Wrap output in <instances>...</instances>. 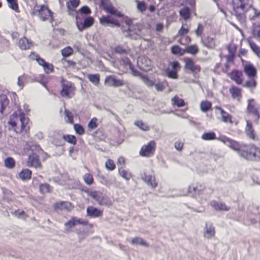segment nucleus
I'll return each mask as SVG.
<instances>
[{
    "label": "nucleus",
    "instance_id": "nucleus-32",
    "mask_svg": "<svg viewBox=\"0 0 260 260\" xmlns=\"http://www.w3.org/2000/svg\"><path fill=\"white\" fill-rule=\"evenodd\" d=\"M247 219L245 221V223L246 224H254L257 222V220L258 218L260 223V215L258 216L255 214H251L247 216Z\"/></svg>",
    "mask_w": 260,
    "mask_h": 260
},
{
    "label": "nucleus",
    "instance_id": "nucleus-48",
    "mask_svg": "<svg viewBox=\"0 0 260 260\" xmlns=\"http://www.w3.org/2000/svg\"><path fill=\"white\" fill-rule=\"evenodd\" d=\"M88 79L93 84L97 85L100 82V75L99 74H89L88 76Z\"/></svg>",
    "mask_w": 260,
    "mask_h": 260
},
{
    "label": "nucleus",
    "instance_id": "nucleus-51",
    "mask_svg": "<svg viewBox=\"0 0 260 260\" xmlns=\"http://www.w3.org/2000/svg\"><path fill=\"white\" fill-rule=\"evenodd\" d=\"M84 182L89 185H91L93 182V178L92 175L90 173H86L83 176Z\"/></svg>",
    "mask_w": 260,
    "mask_h": 260
},
{
    "label": "nucleus",
    "instance_id": "nucleus-56",
    "mask_svg": "<svg viewBox=\"0 0 260 260\" xmlns=\"http://www.w3.org/2000/svg\"><path fill=\"white\" fill-rule=\"evenodd\" d=\"M98 119L95 117L92 118L88 124V127L90 129H95L98 126Z\"/></svg>",
    "mask_w": 260,
    "mask_h": 260
},
{
    "label": "nucleus",
    "instance_id": "nucleus-15",
    "mask_svg": "<svg viewBox=\"0 0 260 260\" xmlns=\"http://www.w3.org/2000/svg\"><path fill=\"white\" fill-rule=\"evenodd\" d=\"M100 23L105 26L119 27L120 26V22L111 16H103L100 19Z\"/></svg>",
    "mask_w": 260,
    "mask_h": 260
},
{
    "label": "nucleus",
    "instance_id": "nucleus-62",
    "mask_svg": "<svg viewBox=\"0 0 260 260\" xmlns=\"http://www.w3.org/2000/svg\"><path fill=\"white\" fill-rule=\"evenodd\" d=\"M120 62L124 66H128L129 68L133 66L130 59L127 57L122 58L120 60Z\"/></svg>",
    "mask_w": 260,
    "mask_h": 260
},
{
    "label": "nucleus",
    "instance_id": "nucleus-13",
    "mask_svg": "<svg viewBox=\"0 0 260 260\" xmlns=\"http://www.w3.org/2000/svg\"><path fill=\"white\" fill-rule=\"evenodd\" d=\"M105 84L109 86L118 87L123 86L124 84V82L123 80L117 78L114 75H110L105 78Z\"/></svg>",
    "mask_w": 260,
    "mask_h": 260
},
{
    "label": "nucleus",
    "instance_id": "nucleus-12",
    "mask_svg": "<svg viewBox=\"0 0 260 260\" xmlns=\"http://www.w3.org/2000/svg\"><path fill=\"white\" fill-rule=\"evenodd\" d=\"M205 188V186L203 183H192L188 186V192L192 196L196 197L201 194Z\"/></svg>",
    "mask_w": 260,
    "mask_h": 260
},
{
    "label": "nucleus",
    "instance_id": "nucleus-43",
    "mask_svg": "<svg viewBox=\"0 0 260 260\" xmlns=\"http://www.w3.org/2000/svg\"><path fill=\"white\" fill-rule=\"evenodd\" d=\"M118 172L119 175L126 180H129L132 177L130 173L124 170L122 167L119 168Z\"/></svg>",
    "mask_w": 260,
    "mask_h": 260
},
{
    "label": "nucleus",
    "instance_id": "nucleus-39",
    "mask_svg": "<svg viewBox=\"0 0 260 260\" xmlns=\"http://www.w3.org/2000/svg\"><path fill=\"white\" fill-rule=\"evenodd\" d=\"M172 102L173 105L177 106L178 107H182L185 105L184 101L179 98L177 96H175L172 99Z\"/></svg>",
    "mask_w": 260,
    "mask_h": 260
},
{
    "label": "nucleus",
    "instance_id": "nucleus-34",
    "mask_svg": "<svg viewBox=\"0 0 260 260\" xmlns=\"http://www.w3.org/2000/svg\"><path fill=\"white\" fill-rule=\"evenodd\" d=\"M179 13L181 17L186 20L190 17V10L188 7H184L180 10Z\"/></svg>",
    "mask_w": 260,
    "mask_h": 260
},
{
    "label": "nucleus",
    "instance_id": "nucleus-36",
    "mask_svg": "<svg viewBox=\"0 0 260 260\" xmlns=\"http://www.w3.org/2000/svg\"><path fill=\"white\" fill-rule=\"evenodd\" d=\"M211 103L207 101H202L200 104V108L201 110L204 112H206L208 111H209L211 108Z\"/></svg>",
    "mask_w": 260,
    "mask_h": 260
},
{
    "label": "nucleus",
    "instance_id": "nucleus-20",
    "mask_svg": "<svg viewBox=\"0 0 260 260\" xmlns=\"http://www.w3.org/2000/svg\"><path fill=\"white\" fill-rule=\"evenodd\" d=\"M255 104L254 100H249L247 109L250 113L253 114L255 116L254 121L257 122L259 118V115L257 109L255 107Z\"/></svg>",
    "mask_w": 260,
    "mask_h": 260
},
{
    "label": "nucleus",
    "instance_id": "nucleus-30",
    "mask_svg": "<svg viewBox=\"0 0 260 260\" xmlns=\"http://www.w3.org/2000/svg\"><path fill=\"white\" fill-rule=\"evenodd\" d=\"M242 73L238 71H235L231 73V78L235 81L238 84H241L242 83Z\"/></svg>",
    "mask_w": 260,
    "mask_h": 260
},
{
    "label": "nucleus",
    "instance_id": "nucleus-58",
    "mask_svg": "<svg viewBox=\"0 0 260 260\" xmlns=\"http://www.w3.org/2000/svg\"><path fill=\"white\" fill-rule=\"evenodd\" d=\"M136 2L137 3V7L139 11L141 12L142 13L145 11L146 10V7L144 2H140L138 0H136Z\"/></svg>",
    "mask_w": 260,
    "mask_h": 260
},
{
    "label": "nucleus",
    "instance_id": "nucleus-3",
    "mask_svg": "<svg viewBox=\"0 0 260 260\" xmlns=\"http://www.w3.org/2000/svg\"><path fill=\"white\" fill-rule=\"evenodd\" d=\"M233 11L237 19L241 22L245 21V13L248 6L247 0H233Z\"/></svg>",
    "mask_w": 260,
    "mask_h": 260
},
{
    "label": "nucleus",
    "instance_id": "nucleus-45",
    "mask_svg": "<svg viewBox=\"0 0 260 260\" xmlns=\"http://www.w3.org/2000/svg\"><path fill=\"white\" fill-rule=\"evenodd\" d=\"M9 7L16 12H19L17 0H6Z\"/></svg>",
    "mask_w": 260,
    "mask_h": 260
},
{
    "label": "nucleus",
    "instance_id": "nucleus-63",
    "mask_svg": "<svg viewBox=\"0 0 260 260\" xmlns=\"http://www.w3.org/2000/svg\"><path fill=\"white\" fill-rule=\"evenodd\" d=\"M154 86L157 91H162L166 88V85L164 82H155Z\"/></svg>",
    "mask_w": 260,
    "mask_h": 260
},
{
    "label": "nucleus",
    "instance_id": "nucleus-25",
    "mask_svg": "<svg viewBox=\"0 0 260 260\" xmlns=\"http://www.w3.org/2000/svg\"><path fill=\"white\" fill-rule=\"evenodd\" d=\"M210 205L218 211H229L230 207H228L224 203H219L215 201L210 202Z\"/></svg>",
    "mask_w": 260,
    "mask_h": 260
},
{
    "label": "nucleus",
    "instance_id": "nucleus-24",
    "mask_svg": "<svg viewBox=\"0 0 260 260\" xmlns=\"http://www.w3.org/2000/svg\"><path fill=\"white\" fill-rule=\"evenodd\" d=\"M87 215L91 218L102 216L103 211L93 206H88L87 208Z\"/></svg>",
    "mask_w": 260,
    "mask_h": 260
},
{
    "label": "nucleus",
    "instance_id": "nucleus-21",
    "mask_svg": "<svg viewBox=\"0 0 260 260\" xmlns=\"http://www.w3.org/2000/svg\"><path fill=\"white\" fill-rule=\"evenodd\" d=\"M52 143L57 147L64 144V135L59 132H54L52 136Z\"/></svg>",
    "mask_w": 260,
    "mask_h": 260
},
{
    "label": "nucleus",
    "instance_id": "nucleus-55",
    "mask_svg": "<svg viewBox=\"0 0 260 260\" xmlns=\"http://www.w3.org/2000/svg\"><path fill=\"white\" fill-rule=\"evenodd\" d=\"M106 168L109 171H113L115 169V165L113 160L108 159L105 163Z\"/></svg>",
    "mask_w": 260,
    "mask_h": 260
},
{
    "label": "nucleus",
    "instance_id": "nucleus-26",
    "mask_svg": "<svg viewBox=\"0 0 260 260\" xmlns=\"http://www.w3.org/2000/svg\"><path fill=\"white\" fill-rule=\"evenodd\" d=\"M202 42L206 47L213 49L216 46L215 38L207 37L202 39Z\"/></svg>",
    "mask_w": 260,
    "mask_h": 260
},
{
    "label": "nucleus",
    "instance_id": "nucleus-54",
    "mask_svg": "<svg viewBox=\"0 0 260 260\" xmlns=\"http://www.w3.org/2000/svg\"><path fill=\"white\" fill-rule=\"evenodd\" d=\"M73 53V49L71 47H66L61 50V54L64 57H68Z\"/></svg>",
    "mask_w": 260,
    "mask_h": 260
},
{
    "label": "nucleus",
    "instance_id": "nucleus-17",
    "mask_svg": "<svg viewBox=\"0 0 260 260\" xmlns=\"http://www.w3.org/2000/svg\"><path fill=\"white\" fill-rule=\"evenodd\" d=\"M88 223V221L87 220L72 217L64 225L67 229H70L78 224L86 225H87Z\"/></svg>",
    "mask_w": 260,
    "mask_h": 260
},
{
    "label": "nucleus",
    "instance_id": "nucleus-52",
    "mask_svg": "<svg viewBox=\"0 0 260 260\" xmlns=\"http://www.w3.org/2000/svg\"><path fill=\"white\" fill-rule=\"evenodd\" d=\"M249 45L252 50L258 56H260V47L252 41H249Z\"/></svg>",
    "mask_w": 260,
    "mask_h": 260
},
{
    "label": "nucleus",
    "instance_id": "nucleus-60",
    "mask_svg": "<svg viewBox=\"0 0 260 260\" xmlns=\"http://www.w3.org/2000/svg\"><path fill=\"white\" fill-rule=\"evenodd\" d=\"M256 81L255 80L252 78H250V80L247 81L244 84V86L250 88V87H255L256 86Z\"/></svg>",
    "mask_w": 260,
    "mask_h": 260
},
{
    "label": "nucleus",
    "instance_id": "nucleus-22",
    "mask_svg": "<svg viewBox=\"0 0 260 260\" xmlns=\"http://www.w3.org/2000/svg\"><path fill=\"white\" fill-rule=\"evenodd\" d=\"M9 105V100L4 94H0V116L3 115Z\"/></svg>",
    "mask_w": 260,
    "mask_h": 260
},
{
    "label": "nucleus",
    "instance_id": "nucleus-46",
    "mask_svg": "<svg viewBox=\"0 0 260 260\" xmlns=\"http://www.w3.org/2000/svg\"><path fill=\"white\" fill-rule=\"evenodd\" d=\"M39 189L42 193H45L50 192L51 190V188L48 183H44L40 185Z\"/></svg>",
    "mask_w": 260,
    "mask_h": 260
},
{
    "label": "nucleus",
    "instance_id": "nucleus-14",
    "mask_svg": "<svg viewBox=\"0 0 260 260\" xmlns=\"http://www.w3.org/2000/svg\"><path fill=\"white\" fill-rule=\"evenodd\" d=\"M137 62L140 69L144 71L147 72L152 69L151 60L146 56L139 57Z\"/></svg>",
    "mask_w": 260,
    "mask_h": 260
},
{
    "label": "nucleus",
    "instance_id": "nucleus-31",
    "mask_svg": "<svg viewBox=\"0 0 260 260\" xmlns=\"http://www.w3.org/2000/svg\"><path fill=\"white\" fill-rule=\"evenodd\" d=\"M31 43L26 38H23L19 40L18 45L22 50H26L30 48Z\"/></svg>",
    "mask_w": 260,
    "mask_h": 260
},
{
    "label": "nucleus",
    "instance_id": "nucleus-44",
    "mask_svg": "<svg viewBox=\"0 0 260 260\" xmlns=\"http://www.w3.org/2000/svg\"><path fill=\"white\" fill-rule=\"evenodd\" d=\"M201 138L204 140H213L216 139V135L213 132L205 133L202 135Z\"/></svg>",
    "mask_w": 260,
    "mask_h": 260
},
{
    "label": "nucleus",
    "instance_id": "nucleus-10",
    "mask_svg": "<svg viewBox=\"0 0 260 260\" xmlns=\"http://www.w3.org/2000/svg\"><path fill=\"white\" fill-rule=\"evenodd\" d=\"M156 143L154 141H151L147 145L142 147L140 154L142 156L149 157L152 155L155 151Z\"/></svg>",
    "mask_w": 260,
    "mask_h": 260
},
{
    "label": "nucleus",
    "instance_id": "nucleus-2",
    "mask_svg": "<svg viewBox=\"0 0 260 260\" xmlns=\"http://www.w3.org/2000/svg\"><path fill=\"white\" fill-rule=\"evenodd\" d=\"M9 125L14 127L17 125L21 126V131H26L29 128V119L21 110H18L11 116L8 122Z\"/></svg>",
    "mask_w": 260,
    "mask_h": 260
},
{
    "label": "nucleus",
    "instance_id": "nucleus-53",
    "mask_svg": "<svg viewBox=\"0 0 260 260\" xmlns=\"http://www.w3.org/2000/svg\"><path fill=\"white\" fill-rule=\"evenodd\" d=\"M135 124L144 131H148L150 129L149 126L147 124L143 122L142 121H136Z\"/></svg>",
    "mask_w": 260,
    "mask_h": 260
},
{
    "label": "nucleus",
    "instance_id": "nucleus-28",
    "mask_svg": "<svg viewBox=\"0 0 260 260\" xmlns=\"http://www.w3.org/2000/svg\"><path fill=\"white\" fill-rule=\"evenodd\" d=\"M244 71L250 78H253L256 74V69L252 64L245 65L244 66Z\"/></svg>",
    "mask_w": 260,
    "mask_h": 260
},
{
    "label": "nucleus",
    "instance_id": "nucleus-57",
    "mask_svg": "<svg viewBox=\"0 0 260 260\" xmlns=\"http://www.w3.org/2000/svg\"><path fill=\"white\" fill-rule=\"evenodd\" d=\"M74 129L76 133L80 135H82L84 134V129L83 127L79 124H75L74 125Z\"/></svg>",
    "mask_w": 260,
    "mask_h": 260
},
{
    "label": "nucleus",
    "instance_id": "nucleus-19",
    "mask_svg": "<svg viewBox=\"0 0 260 260\" xmlns=\"http://www.w3.org/2000/svg\"><path fill=\"white\" fill-rule=\"evenodd\" d=\"M34 82H35V77L23 74L22 75L18 77L17 84L21 89H22L25 84Z\"/></svg>",
    "mask_w": 260,
    "mask_h": 260
},
{
    "label": "nucleus",
    "instance_id": "nucleus-59",
    "mask_svg": "<svg viewBox=\"0 0 260 260\" xmlns=\"http://www.w3.org/2000/svg\"><path fill=\"white\" fill-rule=\"evenodd\" d=\"M114 51L116 53L120 54H127V51L124 49L121 46H116L114 49Z\"/></svg>",
    "mask_w": 260,
    "mask_h": 260
},
{
    "label": "nucleus",
    "instance_id": "nucleus-27",
    "mask_svg": "<svg viewBox=\"0 0 260 260\" xmlns=\"http://www.w3.org/2000/svg\"><path fill=\"white\" fill-rule=\"evenodd\" d=\"M216 110H218L220 112L221 115L222 120L226 123L230 122L233 123L232 120V117L228 113L226 112L223 109L219 106L215 107Z\"/></svg>",
    "mask_w": 260,
    "mask_h": 260
},
{
    "label": "nucleus",
    "instance_id": "nucleus-47",
    "mask_svg": "<svg viewBox=\"0 0 260 260\" xmlns=\"http://www.w3.org/2000/svg\"><path fill=\"white\" fill-rule=\"evenodd\" d=\"M142 79L144 84L149 87H151L154 86L155 81V80H151L146 76H143L142 77Z\"/></svg>",
    "mask_w": 260,
    "mask_h": 260
},
{
    "label": "nucleus",
    "instance_id": "nucleus-29",
    "mask_svg": "<svg viewBox=\"0 0 260 260\" xmlns=\"http://www.w3.org/2000/svg\"><path fill=\"white\" fill-rule=\"evenodd\" d=\"M245 131L247 136L249 138L254 140L255 137V135L254 129L252 127V123L249 120L247 121V124Z\"/></svg>",
    "mask_w": 260,
    "mask_h": 260
},
{
    "label": "nucleus",
    "instance_id": "nucleus-38",
    "mask_svg": "<svg viewBox=\"0 0 260 260\" xmlns=\"http://www.w3.org/2000/svg\"><path fill=\"white\" fill-rule=\"evenodd\" d=\"M5 166L8 169H13L15 167V161L11 157H7L5 160Z\"/></svg>",
    "mask_w": 260,
    "mask_h": 260
},
{
    "label": "nucleus",
    "instance_id": "nucleus-4",
    "mask_svg": "<svg viewBox=\"0 0 260 260\" xmlns=\"http://www.w3.org/2000/svg\"><path fill=\"white\" fill-rule=\"evenodd\" d=\"M53 12L44 5L39 6L37 4L32 9L30 14L32 16H38L42 21H46L50 18L53 21Z\"/></svg>",
    "mask_w": 260,
    "mask_h": 260
},
{
    "label": "nucleus",
    "instance_id": "nucleus-35",
    "mask_svg": "<svg viewBox=\"0 0 260 260\" xmlns=\"http://www.w3.org/2000/svg\"><path fill=\"white\" fill-rule=\"evenodd\" d=\"M230 92L234 99L241 98V89L238 87L232 86L230 89Z\"/></svg>",
    "mask_w": 260,
    "mask_h": 260
},
{
    "label": "nucleus",
    "instance_id": "nucleus-11",
    "mask_svg": "<svg viewBox=\"0 0 260 260\" xmlns=\"http://www.w3.org/2000/svg\"><path fill=\"white\" fill-rule=\"evenodd\" d=\"M94 23V19L92 17H87L82 21L79 16L76 17V25L80 31L90 27Z\"/></svg>",
    "mask_w": 260,
    "mask_h": 260
},
{
    "label": "nucleus",
    "instance_id": "nucleus-50",
    "mask_svg": "<svg viewBox=\"0 0 260 260\" xmlns=\"http://www.w3.org/2000/svg\"><path fill=\"white\" fill-rule=\"evenodd\" d=\"M67 141L72 144L75 145L77 143V139L73 135H64V142Z\"/></svg>",
    "mask_w": 260,
    "mask_h": 260
},
{
    "label": "nucleus",
    "instance_id": "nucleus-5",
    "mask_svg": "<svg viewBox=\"0 0 260 260\" xmlns=\"http://www.w3.org/2000/svg\"><path fill=\"white\" fill-rule=\"evenodd\" d=\"M126 23L128 25V27L127 30L124 31L125 36L134 40L140 39L141 31L143 29L142 25L140 23L131 24L128 21Z\"/></svg>",
    "mask_w": 260,
    "mask_h": 260
},
{
    "label": "nucleus",
    "instance_id": "nucleus-64",
    "mask_svg": "<svg viewBox=\"0 0 260 260\" xmlns=\"http://www.w3.org/2000/svg\"><path fill=\"white\" fill-rule=\"evenodd\" d=\"M253 34L255 37H257L260 42V25L256 26L253 30Z\"/></svg>",
    "mask_w": 260,
    "mask_h": 260
},
{
    "label": "nucleus",
    "instance_id": "nucleus-41",
    "mask_svg": "<svg viewBox=\"0 0 260 260\" xmlns=\"http://www.w3.org/2000/svg\"><path fill=\"white\" fill-rule=\"evenodd\" d=\"M131 243L133 245H141L143 246H148L147 243L143 239L139 237H135L132 239Z\"/></svg>",
    "mask_w": 260,
    "mask_h": 260
},
{
    "label": "nucleus",
    "instance_id": "nucleus-6",
    "mask_svg": "<svg viewBox=\"0 0 260 260\" xmlns=\"http://www.w3.org/2000/svg\"><path fill=\"white\" fill-rule=\"evenodd\" d=\"M89 196L96 201L100 205L107 207L112 205V200L106 194L100 191H91L89 193Z\"/></svg>",
    "mask_w": 260,
    "mask_h": 260
},
{
    "label": "nucleus",
    "instance_id": "nucleus-37",
    "mask_svg": "<svg viewBox=\"0 0 260 260\" xmlns=\"http://www.w3.org/2000/svg\"><path fill=\"white\" fill-rule=\"evenodd\" d=\"M199 51V49L196 45H190L187 46L184 49V53L186 52L192 55H195Z\"/></svg>",
    "mask_w": 260,
    "mask_h": 260
},
{
    "label": "nucleus",
    "instance_id": "nucleus-1",
    "mask_svg": "<svg viewBox=\"0 0 260 260\" xmlns=\"http://www.w3.org/2000/svg\"><path fill=\"white\" fill-rule=\"evenodd\" d=\"M219 139L231 149L237 151L242 157L249 160H254L255 145L240 144L225 136H221Z\"/></svg>",
    "mask_w": 260,
    "mask_h": 260
},
{
    "label": "nucleus",
    "instance_id": "nucleus-9",
    "mask_svg": "<svg viewBox=\"0 0 260 260\" xmlns=\"http://www.w3.org/2000/svg\"><path fill=\"white\" fill-rule=\"evenodd\" d=\"M100 7L108 13L122 18L123 15L116 10L111 4L110 0H101Z\"/></svg>",
    "mask_w": 260,
    "mask_h": 260
},
{
    "label": "nucleus",
    "instance_id": "nucleus-33",
    "mask_svg": "<svg viewBox=\"0 0 260 260\" xmlns=\"http://www.w3.org/2000/svg\"><path fill=\"white\" fill-rule=\"evenodd\" d=\"M19 176L22 180H28L31 178V171L28 169H23L20 172Z\"/></svg>",
    "mask_w": 260,
    "mask_h": 260
},
{
    "label": "nucleus",
    "instance_id": "nucleus-16",
    "mask_svg": "<svg viewBox=\"0 0 260 260\" xmlns=\"http://www.w3.org/2000/svg\"><path fill=\"white\" fill-rule=\"evenodd\" d=\"M27 165L29 167H34L37 169H41L42 168V165L39 156L35 153H32L29 155Z\"/></svg>",
    "mask_w": 260,
    "mask_h": 260
},
{
    "label": "nucleus",
    "instance_id": "nucleus-61",
    "mask_svg": "<svg viewBox=\"0 0 260 260\" xmlns=\"http://www.w3.org/2000/svg\"><path fill=\"white\" fill-rule=\"evenodd\" d=\"M166 72L167 74V76L172 79H177V71L174 70H170L169 68L166 70Z\"/></svg>",
    "mask_w": 260,
    "mask_h": 260
},
{
    "label": "nucleus",
    "instance_id": "nucleus-18",
    "mask_svg": "<svg viewBox=\"0 0 260 260\" xmlns=\"http://www.w3.org/2000/svg\"><path fill=\"white\" fill-rule=\"evenodd\" d=\"M141 176L142 179L152 188H155L157 186V183L155 181V176L153 175L144 172Z\"/></svg>",
    "mask_w": 260,
    "mask_h": 260
},
{
    "label": "nucleus",
    "instance_id": "nucleus-8",
    "mask_svg": "<svg viewBox=\"0 0 260 260\" xmlns=\"http://www.w3.org/2000/svg\"><path fill=\"white\" fill-rule=\"evenodd\" d=\"M75 87L74 85L69 81H62V89L60 91V94L62 96L71 99L75 94Z\"/></svg>",
    "mask_w": 260,
    "mask_h": 260
},
{
    "label": "nucleus",
    "instance_id": "nucleus-7",
    "mask_svg": "<svg viewBox=\"0 0 260 260\" xmlns=\"http://www.w3.org/2000/svg\"><path fill=\"white\" fill-rule=\"evenodd\" d=\"M183 60L185 62V69L189 71L191 73H192L195 78H199V73L201 70V67L199 65L196 64L193 60L190 58H184Z\"/></svg>",
    "mask_w": 260,
    "mask_h": 260
},
{
    "label": "nucleus",
    "instance_id": "nucleus-40",
    "mask_svg": "<svg viewBox=\"0 0 260 260\" xmlns=\"http://www.w3.org/2000/svg\"><path fill=\"white\" fill-rule=\"evenodd\" d=\"M79 0H70L67 2V6L69 11H73L79 4Z\"/></svg>",
    "mask_w": 260,
    "mask_h": 260
},
{
    "label": "nucleus",
    "instance_id": "nucleus-49",
    "mask_svg": "<svg viewBox=\"0 0 260 260\" xmlns=\"http://www.w3.org/2000/svg\"><path fill=\"white\" fill-rule=\"evenodd\" d=\"M171 51L173 54L176 55H182L184 53V50L177 45L174 46L172 47Z\"/></svg>",
    "mask_w": 260,
    "mask_h": 260
},
{
    "label": "nucleus",
    "instance_id": "nucleus-23",
    "mask_svg": "<svg viewBox=\"0 0 260 260\" xmlns=\"http://www.w3.org/2000/svg\"><path fill=\"white\" fill-rule=\"evenodd\" d=\"M215 234V228L211 222H206L205 227L204 237L207 239H211Z\"/></svg>",
    "mask_w": 260,
    "mask_h": 260
},
{
    "label": "nucleus",
    "instance_id": "nucleus-42",
    "mask_svg": "<svg viewBox=\"0 0 260 260\" xmlns=\"http://www.w3.org/2000/svg\"><path fill=\"white\" fill-rule=\"evenodd\" d=\"M64 114L65 121L69 123H72L73 122V115L72 113L69 110L66 109Z\"/></svg>",
    "mask_w": 260,
    "mask_h": 260
}]
</instances>
